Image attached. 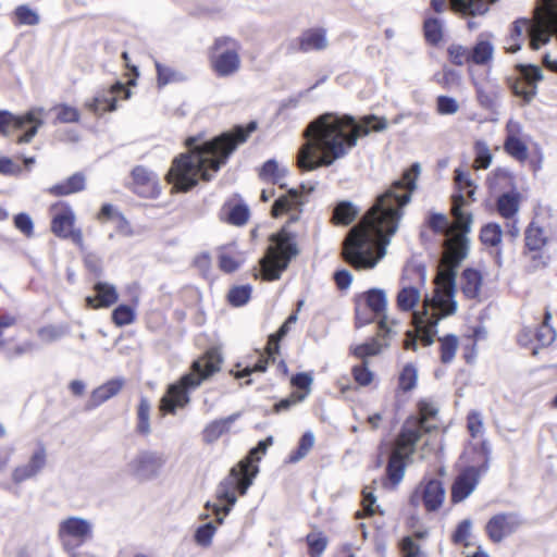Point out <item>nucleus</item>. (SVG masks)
<instances>
[{
	"mask_svg": "<svg viewBox=\"0 0 557 557\" xmlns=\"http://www.w3.org/2000/svg\"><path fill=\"white\" fill-rule=\"evenodd\" d=\"M420 173L419 163L412 164L400 180L377 197L361 221L352 226L344 243L342 256L356 270H371L386 253L391 237L397 232L403 208L410 201Z\"/></svg>",
	"mask_w": 557,
	"mask_h": 557,
	"instance_id": "obj_1",
	"label": "nucleus"
},
{
	"mask_svg": "<svg viewBox=\"0 0 557 557\" xmlns=\"http://www.w3.org/2000/svg\"><path fill=\"white\" fill-rule=\"evenodd\" d=\"M386 128V119L375 115L363 116L358 122L351 115L324 113L305 128L306 141L299 148L297 165L302 171L331 166L357 146L359 137Z\"/></svg>",
	"mask_w": 557,
	"mask_h": 557,
	"instance_id": "obj_2",
	"label": "nucleus"
},
{
	"mask_svg": "<svg viewBox=\"0 0 557 557\" xmlns=\"http://www.w3.org/2000/svg\"><path fill=\"white\" fill-rule=\"evenodd\" d=\"M447 255L451 265L440 268L434 280L433 294L431 296L426 294L423 297L421 311H413L421 300V293L417 287L403 285L397 294L398 309L406 312L412 311L413 330L406 332L405 349L417 350L419 339L424 346H431L437 334L440 320L454 314L457 310L455 268L466 257V247L462 244L449 247Z\"/></svg>",
	"mask_w": 557,
	"mask_h": 557,
	"instance_id": "obj_3",
	"label": "nucleus"
},
{
	"mask_svg": "<svg viewBox=\"0 0 557 557\" xmlns=\"http://www.w3.org/2000/svg\"><path fill=\"white\" fill-rule=\"evenodd\" d=\"M256 128L257 123L251 121L246 127L236 126L234 135L223 134L201 145H196L197 138H188L189 151L174 159L166 175L169 182L181 191L189 190L199 180L209 182L237 145L245 143Z\"/></svg>",
	"mask_w": 557,
	"mask_h": 557,
	"instance_id": "obj_4",
	"label": "nucleus"
},
{
	"mask_svg": "<svg viewBox=\"0 0 557 557\" xmlns=\"http://www.w3.org/2000/svg\"><path fill=\"white\" fill-rule=\"evenodd\" d=\"M437 414L438 408L432 401L421 400L418 403V413L404 422L386 467V475L393 485L403 480L405 460L414 453L422 436L437 429Z\"/></svg>",
	"mask_w": 557,
	"mask_h": 557,
	"instance_id": "obj_5",
	"label": "nucleus"
},
{
	"mask_svg": "<svg viewBox=\"0 0 557 557\" xmlns=\"http://www.w3.org/2000/svg\"><path fill=\"white\" fill-rule=\"evenodd\" d=\"M557 24V0H540L533 10V17H520L511 26L505 39V50L517 53L529 39L532 50H539L550 42Z\"/></svg>",
	"mask_w": 557,
	"mask_h": 557,
	"instance_id": "obj_6",
	"label": "nucleus"
},
{
	"mask_svg": "<svg viewBox=\"0 0 557 557\" xmlns=\"http://www.w3.org/2000/svg\"><path fill=\"white\" fill-rule=\"evenodd\" d=\"M272 443V436L260 441L257 447L252 448L249 455L239 461L236 467H233L230 474L219 484L216 497L220 504L210 505V503H207L206 505L207 508H212L219 524L223 523V517L228 515L232 507L236 504V492L240 495H245L259 472L258 466L251 463V458L255 456V453H260L261 455L265 454Z\"/></svg>",
	"mask_w": 557,
	"mask_h": 557,
	"instance_id": "obj_7",
	"label": "nucleus"
},
{
	"mask_svg": "<svg viewBox=\"0 0 557 557\" xmlns=\"http://www.w3.org/2000/svg\"><path fill=\"white\" fill-rule=\"evenodd\" d=\"M220 363V358L213 351H208L195 360L188 373L168 386L166 393L160 400V410L163 413L174 414L177 409L185 408L190 401L189 393L218 372Z\"/></svg>",
	"mask_w": 557,
	"mask_h": 557,
	"instance_id": "obj_8",
	"label": "nucleus"
},
{
	"mask_svg": "<svg viewBox=\"0 0 557 557\" xmlns=\"http://www.w3.org/2000/svg\"><path fill=\"white\" fill-rule=\"evenodd\" d=\"M272 245L260 259V274L265 281H275L287 269L289 262L299 253L296 234L284 225L276 234L270 237Z\"/></svg>",
	"mask_w": 557,
	"mask_h": 557,
	"instance_id": "obj_9",
	"label": "nucleus"
},
{
	"mask_svg": "<svg viewBox=\"0 0 557 557\" xmlns=\"http://www.w3.org/2000/svg\"><path fill=\"white\" fill-rule=\"evenodd\" d=\"M45 109L35 107L23 114L0 111V134L10 136L14 132H23L16 139L17 144H28L44 125Z\"/></svg>",
	"mask_w": 557,
	"mask_h": 557,
	"instance_id": "obj_10",
	"label": "nucleus"
},
{
	"mask_svg": "<svg viewBox=\"0 0 557 557\" xmlns=\"http://www.w3.org/2000/svg\"><path fill=\"white\" fill-rule=\"evenodd\" d=\"M94 537V523L78 516L59 522L58 539L70 557H77L78 549Z\"/></svg>",
	"mask_w": 557,
	"mask_h": 557,
	"instance_id": "obj_11",
	"label": "nucleus"
},
{
	"mask_svg": "<svg viewBox=\"0 0 557 557\" xmlns=\"http://www.w3.org/2000/svg\"><path fill=\"white\" fill-rule=\"evenodd\" d=\"M240 49L242 45L235 38L223 36L215 39L211 54V66L219 77H230L239 71L242 63Z\"/></svg>",
	"mask_w": 557,
	"mask_h": 557,
	"instance_id": "obj_12",
	"label": "nucleus"
},
{
	"mask_svg": "<svg viewBox=\"0 0 557 557\" xmlns=\"http://www.w3.org/2000/svg\"><path fill=\"white\" fill-rule=\"evenodd\" d=\"M454 180L459 193L453 196L451 213L455 226L465 235L470 232L472 224V215L462 210V207L466 205L465 197L467 196L471 201H474L476 186L471 180L470 174L461 169L455 170Z\"/></svg>",
	"mask_w": 557,
	"mask_h": 557,
	"instance_id": "obj_13",
	"label": "nucleus"
},
{
	"mask_svg": "<svg viewBox=\"0 0 557 557\" xmlns=\"http://www.w3.org/2000/svg\"><path fill=\"white\" fill-rule=\"evenodd\" d=\"M165 463L164 456L154 450L138 451L126 465V473L139 482L156 479Z\"/></svg>",
	"mask_w": 557,
	"mask_h": 557,
	"instance_id": "obj_14",
	"label": "nucleus"
},
{
	"mask_svg": "<svg viewBox=\"0 0 557 557\" xmlns=\"http://www.w3.org/2000/svg\"><path fill=\"white\" fill-rule=\"evenodd\" d=\"M445 498V488L437 479H429L420 482L410 496L413 507L423 506L426 511L437 510Z\"/></svg>",
	"mask_w": 557,
	"mask_h": 557,
	"instance_id": "obj_15",
	"label": "nucleus"
},
{
	"mask_svg": "<svg viewBox=\"0 0 557 557\" xmlns=\"http://www.w3.org/2000/svg\"><path fill=\"white\" fill-rule=\"evenodd\" d=\"M516 67L519 78L512 84V91L529 103L536 95L537 84L543 79V72L540 66L533 64H518Z\"/></svg>",
	"mask_w": 557,
	"mask_h": 557,
	"instance_id": "obj_16",
	"label": "nucleus"
},
{
	"mask_svg": "<svg viewBox=\"0 0 557 557\" xmlns=\"http://www.w3.org/2000/svg\"><path fill=\"white\" fill-rule=\"evenodd\" d=\"M488 465L485 461L480 467L470 466L465 468L455 479L451 486V502L457 504L469 497L478 486L481 476L487 471Z\"/></svg>",
	"mask_w": 557,
	"mask_h": 557,
	"instance_id": "obj_17",
	"label": "nucleus"
},
{
	"mask_svg": "<svg viewBox=\"0 0 557 557\" xmlns=\"http://www.w3.org/2000/svg\"><path fill=\"white\" fill-rule=\"evenodd\" d=\"M521 517L516 512H500L493 516L485 525V532L493 543H500L522 525Z\"/></svg>",
	"mask_w": 557,
	"mask_h": 557,
	"instance_id": "obj_18",
	"label": "nucleus"
},
{
	"mask_svg": "<svg viewBox=\"0 0 557 557\" xmlns=\"http://www.w3.org/2000/svg\"><path fill=\"white\" fill-rule=\"evenodd\" d=\"M128 99L131 91L121 82L113 84L109 89L99 91L90 101L86 102V108L97 114L101 115L108 111L116 109V101L119 98Z\"/></svg>",
	"mask_w": 557,
	"mask_h": 557,
	"instance_id": "obj_19",
	"label": "nucleus"
},
{
	"mask_svg": "<svg viewBox=\"0 0 557 557\" xmlns=\"http://www.w3.org/2000/svg\"><path fill=\"white\" fill-rule=\"evenodd\" d=\"M75 214L70 208L58 212L51 223V231L61 238H71L77 246L83 247V234L81 230H74Z\"/></svg>",
	"mask_w": 557,
	"mask_h": 557,
	"instance_id": "obj_20",
	"label": "nucleus"
},
{
	"mask_svg": "<svg viewBox=\"0 0 557 557\" xmlns=\"http://www.w3.org/2000/svg\"><path fill=\"white\" fill-rule=\"evenodd\" d=\"M47 450L42 444H38L29 460L21 466L14 468L12 472V480L14 483H22L36 476L46 467Z\"/></svg>",
	"mask_w": 557,
	"mask_h": 557,
	"instance_id": "obj_21",
	"label": "nucleus"
},
{
	"mask_svg": "<svg viewBox=\"0 0 557 557\" xmlns=\"http://www.w3.org/2000/svg\"><path fill=\"white\" fill-rule=\"evenodd\" d=\"M290 325L286 322L278 329L276 334H273L269 338L268 347H267V358H261L253 367H246L243 371L236 374V377L242 379L249 376L253 372H265L267 367L270 362L275 361V355L278 352V342L286 336L289 332Z\"/></svg>",
	"mask_w": 557,
	"mask_h": 557,
	"instance_id": "obj_22",
	"label": "nucleus"
},
{
	"mask_svg": "<svg viewBox=\"0 0 557 557\" xmlns=\"http://www.w3.org/2000/svg\"><path fill=\"white\" fill-rule=\"evenodd\" d=\"M240 412L232 413L207 423L201 431V440L207 445L216 443L221 437L228 434L234 423L240 418Z\"/></svg>",
	"mask_w": 557,
	"mask_h": 557,
	"instance_id": "obj_23",
	"label": "nucleus"
},
{
	"mask_svg": "<svg viewBox=\"0 0 557 557\" xmlns=\"http://www.w3.org/2000/svg\"><path fill=\"white\" fill-rule=\"evenodd\" d=\"M125 379L117 376L113 377L102 385L96 387L91 393L88 401L86 403V410H94L103 403L116 396L124 387Z\"/></svg>",
	"mask_w": 557,
	"mask_h": 557,
	"instance_id": "obj_24",
	"label": "nucleus"
},
{
	"mask_svg": "<svg viewBox=\"0 0 557 557\" xmlns=\"http://www.w3.org/2000/svg\"><path fill=\"white\" fill-rule=\"evenodd\" d=\"M301 206V195L297 190L290 189L288 193L281 195L275 200L271 213L274 218L280 216L283 213H289L290 216L288 223H292L299 219Z\"/></svg>",
	"mask_w": 557,
	"mask_h": 557,
	"instance_id": "obj_25",
	"label": "nucleus"
},
{
	"mask_svg": "<svg viewBox=\"0 0 557 557\" xmlns=\"http://www.w3.org/2000/svg\"><path fill=\"white\" fill-rule=\"evenodd\" d=\"M387 317L384 315L383 319L379 321V334L376 337H373L371 341L358 345L354 348V355L359 358H366L370 356H375L382 351L384 347L387 346L385 341H382L381 337H386L392 333V330L388 327Z\"/></svg>",
	"mask_w": 557,
	"mask_h": 557,
	"instance_id": "obj_26",
	"label": "nucleus"
},
{
	"mask_svg": "<svg viewBox=\"0 0 557 557\" xmlns=\"http://www.w3.org/2000/svg\"><path fill=\"white\" fill-rule=\"evenodd\" d=\"M94 290L96 295L87 296L85 299L86 305L89 308H108L114 305L119 299L116 288L112 284L106 282H98L95 284Z\"/></svg>",
	"mask_w": 557,
	"mask_h": 557,
	"instance_id": "obj_27",
	"label": "nucleus"
},
{
	"mask_svg": "<svg viewBox=\"0 0 557 557\" xmlns=\"http://www.w3.org/2000/svg\"><path fill=\"white\" fill-rule=\"evenodd\" d=\"M136 193L144 197H152L159 194L158 177L144 166H136L132 171Z\"/></svg>",
	"mask_w": 557,
	"mask_h": 557,
	"instance_id": "obj_28",
	"label": "nucleus"
},
{
	"mask_svg": "<svg viewBox=\"0 0 557 557\" xmlns=\"http://www.w3.org/2000/svg\"><path fill=\"white\" fill-rule=\"evenodd\" d=\"M297 41L299 50L302 52L321 51L329 46L326 29L320 27L305 30Z\"/></svg>",
	"mask_w": 557,
	"mask_h": 557,
	"instance_id": "obj_29",
	"label": "nucleus"
},
{
	"mask_svg": "<svg viewBox=\"0 0 557 557\" xmlns=\"http://www.w3.org/2000/svg\"><path fill=\"white\" fill-rule=\"evenodd\" d=\"M520 195L517 191L502 194L496 201L497 212L506 220L516 216L519 210Z\"/></svg>",
	"mask_w": 557,
	"mask_h": 557,
	"instance_id": "obj_30",
	"label": "nucleus"
},
{
	"mask_svg": "<svg viewBox=\"0 0 557 557\" xmlns=\"http://www.w3.org/2000/svg\"><path fill=\"white\" fill-rule=\"evenodd\" d=\"M482 286V275L473 269H466L460 277V287L467 298H475L479 296Z\"/></svg>",
	"mask_w": 557,
	"mask_h": 557,
	"instance_id": "obj_31",
	"label": "nucleus"
},
{
	"mask_svg": "<svg viewBox=\"0 0 557 557\" xmlns=\"http://www.w3.org/2000/svg\"><path fill=\"white\" fill-rule=\"evenodd\" d=\"M219 267L223 272L232 273L243 263V257L234 245L221 247L219 249Z\"/></svg>",
	"mask_w": 557,
	"mask_h": 557,
	"instance_id": "obj_32",
	"label": "nucleus"
},
{
	"mask_svg": "<svg viewBox=\"0 0 557 557\" xmlns=\"http://www.w3.org/2000/svg\"><path fill=\"white\" fill-rule=\"evenodd\" d=\"M85 188V176L75 173L62 183L55 184L50 188V193L55 196H66Z\"/></svg>",
	"mask_w": 557,
	"mask_h": 557,
	"instance_id": "obj_33",
	"label": "nucleus"
},
{
	"mask_svg": "<svg viewBox=\"0 0 557 557\" xmlns=\"http://www.w3.org/2000/svg\"><path fill=\"white\" fill-rule=\"evenodd\" d=\"M364 300L367 307L375 314L385 315L384 312L387 306L386 294L383 289L373 288L364 294Z\"/></svg>",
	"mask_w": 557,
	"mask_h": 557,
	"instance_id": "obj_34",
	"label": "nucleus"
},
{
	"mask_svg": "<svg viewBox=\"0 0 557 557\" xmlns=\"http://www.w3.org/2000/svg\"><path fill=\"white\" fill-rule=\"evenodd\" d=\"M423 32L430 45H437L443 39V21L433 16L425 17Z\"/></svg>",
	"mask_w": 557,
	"mask_h": 557,
	"instance_id": "obj_35",
	"label": "nucleus"
},
{
	"mask_svg": "<svg viewBox=\"0 0 557 557\" xmlns=\"http://www.w3.org/2000/svg\"><path fill=\"white\" fill-rule=\"evenodd\" d=\"M151 404L147 397L141 396L137 408V432L147 435L150 433Z\"/></svg>",
	"mask_w": 557,
	"mask_h": 557,
	"instance_id": "obj_36",
	"label": "nucleus"
},
{
	"mask_svg": "<svg viewBox=\"0 0 557 557\" xmlns=\"http://www.w3.org/2000/svg\"><path fill=\"white\" fill-rule=\"evenodd\" d=\"M494 47L488 40H479L475 46L470 50L471 62L483 65L486 64L493 57Z\"/></svg>",
	"mask_w": 557,
	"mask_h": 557,
	"instance_id": "obj_37",
	"label": "nucleus"
},
{
	"mask_svg": "<svg viewBox=\"0 0 557 557\" xmlns=\"http://www.w3.org/2000/svg\"><path fill=\"white\" fill-rule=\"evenodd\" d=\"M314 442V434L311 431L305 432L299 440L297 449L290 453L288 461L292 463H296L304 459L312 449Z\"/></svg>",
	"mask_w": 557,
	"mask_h": 557,
	"instance_id": "obj_38",
	"label": "nucleus"
},
{
	"mask_svg": "<svg viewBox=\"0 0 557 557\" xmlns=\"http://www.w3.org/2000/svg\"><path fill=\"white\" fill-rule=\"evenodd\" d=\"M525 246L529 250L537 251L546 244V237L541 227L536 226L535 223H530L525 230Z\"/></svg>",
	"mask_w": 557,
	"mask_h": 557,
	"instance_id": "obj_39",
	"label": "nucleus"
},
{
	"mask_svg": "<svg viewBox=\"0 0 557 557\" xmlns=\"http://www.w3.org/2000/svg\"><path fill=\"white\" fill-rule=\"evenodd\" d=\"M287 170L280 168L275 160H268L260 171V177L273 184H280L285 177Z\"/></svg>",
	"mask_w": 557,
	"mask_h": 557,
	"instance_id": "obj_40",
	"label": "nucleus"
},
{
	"mask_svg": "<svg viewBox=\"0 0 557 557\" xmlns=\"http://www.w3.org/2000/svg\"><path fill=\"white\" fill-rule=\"evenodd\" d=\"M357 213L358 211L351 202L343 201L335 207L333 220L335 223L348 225L355 220Z\"/></svg>",
	"mask_w": 557,
	"mask_h": 557,
	"instance_id": "obj_41",
	"label": "nucleus"
},
{
	"mask_svg": "<svg viewBox=\"0 0 557 557\" xmlns=\"http://www.w3.org/2000/svg\"><path fill=\"white\" fill-rule=\"evenodd\" d=\"M14 18L16 25L35 26L40 22L39 14L27 4L15 8Z\"/></svg>",
	"mask_w": 557,
	"mask_h": 557,
	"instance_id": "obj_42",
	"label": "nucleus"
},
{
	"mask_svg": "<svg viewBox=\"0 0 557 557\" xmlns=\"http://www.w3.org/2000/svg\"><path fill=\"white\" fill-rule=\"evenodd\" d=\"M550 318V313L546 311L543 323L539 325L535 332V338L542 346L550 345L556 338V332L548 323Z\"/></svg>",
	"mask_w": 557,
	"mask_h": 557,
	"instance_id": "obj_43",
	"label": "nucleus"
},
{
	"mask_svg": "<svg viewBox=\"0 0 557 557\" xmlns=\"http://www.w3.org/2000/svg\"><path fill=\"white\" fill-rule=\"evenodd\" d=\"M441 342V360L443 363H449L454 360L457 348L458 338L455 335H446L440 338Z\"/></svg>",
	"mask_w": 557,
	"mask_h": 557,
	"instance_id": "obj_44",
	"label": "nucleus"
},
{
	"mask_svg": "<svg viewBox=\"0 0 557 557\" xmlns=\"http://www.w3.org/2000/svg\"><path fill=\"white\" fill-rule=\"evenodd\" d=\"M418 380V371L412 363H408L404 367L399 374L398 383L399 388L404 392H409L416 387Z\"/></svg>",
	"mask_w": 557,
	"mask_h": 557,
	"instance_id": "obj_45",
	"label": "nucleus"
},
{
	"mask_svg": "<svg viewBox=\"0 0 557 557\" xmlns=\"http://www.w3.org/2000/svg\"><path fill=\"white\" fill-rule=\"evenodd\" d=\"M504 149L510 157L518 161L528 159V147L522 138L505 140Z\"/></svg>",
	"mask_w": 557,
	"mask_h": 557,
	"instance_id": "obj_46",
	"label": "nucleus"
},
{
	"mask_svg": "<svg viewBox=\"0 0 557 557\" xmlns=\"http://www.w3.org/2000/svg\"><path fill=\"white\" fill-rule=\"evenodd\" d=\"M475 159L473 162L474 169H487L492 162V153L486 143L476 141L474 145Z\"/></svg>",
	"mask_w": 557,
	"mask_h": 557,
	"instance_id": "obj_47",
	"label": "nucleus"
},
{
	"mask_svg": "<svg viewBox=\"0 0 557 557\" xmlns=\"http://www.w3.org/2000/svg\"><path fill=\"white\" fill-rule=\"evenodd\" d=\"M480 238L484 245L497 246L502 240V227L497 223H490L481 230Z\"/></svg>",
	"mask_w": 557,
	"mask_h": 557,
	"instance_id": "obj_48",
	"label": "nucleus"
},
{
	"mask_svg": "<svg viewBox=\"0 0 557 557\" xmlns=\"http://www.w3.org/2000/svg\"><path fill=\"white\" fill-rule=\"evenodd\" d=\"M476 98L482 108L493 110L497 103L498 91L495 88H485L484 86H478Z\"/></svg>",
	"mask_w": 557,
	"mask_h": 557,
	"instance_id": "obj_49",
	"label": "nucleus"
},
{
	"mask_svg": "<svg viewBox=\"0 0 557 557\" xmlns=\"http://www.w3.org/2000/svg\"><path fill=\"white\" fill-rule=\"evenodd\" d=\"M112 320L117 326L128 325L135 320V311L128 305H120L113 310Z\"/></svg>",
	"mask_w": 557,
	"mask_h": 557,
	"instance_id": "obj_50",
	"label": "nucleus"
},
{
	"mask_svg": "<svg viewBox=\"0 0 557 557\" xmlns=\"http://www.w3.org/2000/svg\"><path fill=\"white\" fill-rule=\"evenodd\" d=\"M57 111L55 123H76L79 121V112L69 104H59L53 108Z\"/></svg>",
	"mask_w": 557,
	"mask_h": 557,
	"instance_id": "obj_51",
	"label": "nucleus"
},
{
	"mask_svg": "<svg viewBox=\"0 0 557 557\" xmlns=\"http://www.w3.org/2000/svg\"><path fill=\"white\" fill-rule=\"evenodd\" d=\"M215 531L216 528L212 522L200 525L195 532V542L200 546L208 547L212 542Z\"/></svg>",
	"mask_w": 557,
	"mask_h": 557,
	"instance_id": "obj_52",
	"label": "nucleus"
},
{
	"mask_svg": "<svg viewBox=\"0 0 557 557\" xmlns=\"http://www.w3.org/2000/svg\"><path fill=\"white\" fill-rule=\"evenodd\" d=\"M251 294V287L249 285L233 287L228 293V301L236 307L245 305Z\"/></svg>",
	"mask_w": 557,
	"mask_h": 557,
	"instance_id": "obj_53",
	"label": "nucleus"
},
{
	"mask_svg": "<svg viewBox=\"0 0 557 557\" xmlns=\"http://www.w3.org/2000/svg\"><path fill=\"white\" fill-rule=\"evenodd\" d=\"M156 70L158 75V84L162 86L169 83L178 82L183 78L180 73L175 72L169 66L162 65L158 61H156Z\"/></svg>",
	"mask_w": 557,
	"mask_h": 557,
	"instance_id": "obj_54",
	"label": "nucleus"
},
{
	"mask_svg": "<svg viewBox=\"0 0 557 557\" xmlns=\"http://www.w3.org/2000/svg\"><path fill=\"white\" fill-rule=\"evenodd\" d=\"M249 218V210L246 205H235L227 213V221L233 225H244Z\"/></svg>",
	"mask_w": 557,
	"mask_h": 557,
	"instance_id": "obj_55",
	"label": "nucleus"
},
{
	"mask_svg": "<svg viewBox=\"0 0 557 557\" xmlns=\"http://www.w3.org/2000/svg\"><path fill=\"white\" fill-rule=\"evenodd\" d=\"M428 225L435 233L446 234V235H448L450 233V226H449L448 220H447L446 215H444L442 213H432L429 216Z\"/></svg>",
	"mask_w": 557,
	"mask_h": 557,
	"instance_id": "obj_56",
	"label": "nucleus"
},
{
	"mask_svg": "<svg viewBox=\"0 0 557 557\" xmlns=\"http://www.w3.org/2000/svg\"><path fill=\"white\" fill-rule=\"evenodd\" d=\"M307 543L310 556L320 557L326 547L327 541L326 537L321 534H308Z\"/></svg>",
	"mask_w": 557,
	"mask_h": 557,
	"instance_id": "obj_57",
	"label": "nucleus"
},
{
	"mask_svg": "<svg viewBox=\"0 0 557 557\" xmlns=\"http://www.w3.org/2000/svg\"><path fill=\"white\" fill-rule=\"evenodd\" d=\"M14 226L23 233L26 237H32L34 234V223L27 213H18L14 216Z\"/></svg>",
	"mask_w": 557,
	"mask_h": 557,
	"instance_id": "obj_58",
	"label": "nucleus"
},
{
	"mask_svg": "<svg viewBox=\"0 0 557 557\" xmlns=\"http://www.w3.org/2000/svg\"><path fill=\"white\" fill-rule=\"evenodd\" d=\"M467 426L473 438L481 437L483 435V421L479 412L472 411L468 414Z\"/></svg>",
	"mask_w": 557,
	"mask_h": 557,
	"instance_id": "obj_59",
	"label": "nucleus"
},
{
	"mask_svg": "<svg viewBox=\"0 0 557 557\" xmlns=\"http://www.w3.org/2000/svg\"><path fill=\"white\" fill-rule=\"evenodd\" d=\"M64 334V327L57 325H48L38 331V336L46 343L58 341L63 337Z\"/></svg>",
	"mask_w": 557,
	"mask_h": 557,
	"instance_id": "obj_60",
	"label": "nucleus"
},
{
	"mask_svg": "<svg viewBox=\"0 0 557 557\" xmlns=\"http://www.w3.org/2000/svg\"><path fill=\"white\" fill-rule=\"evenodd\" d=\"M459 110V104L456 99L448 96L437 97V111L441 114H455Z\"/></svg>",
	"mask_w": 557,
	"mask_h": 557,
	"instance_id": "obj_61",
	"label": "nucleus"
},
{
	"mask_svg": "<svg viewBox=\"0 0 557 557\" xmlns=\"http://www.w3.org/2000/svg\"><path fill=\"white\" fill-rule=\"evenodd\" d=\"M451 62L456 65H462L466 62H471L470 50L462 46H453L448 50Z\"/></svg>",
	"mask_w": 557,
	"mask_h": 557,
	"instance_id": "obj_62",
	"label": "nucleus"
},
{
	"mask_svg": "<svg viewBox=\"0 0 557 557\" xmlns=\"http://www.w3.org/2000/svg\"><path fill=\"white\" fill-rule=\"evenodd\" d=\"M352 375L355 381L362 386L369 385L373 380V373L368 369L366 363L354 367Z\"/></svg>",
	"mask_w": 557,
	"mask_h": 557,
	"instance_id": "obj_63",
	"label": "nucleus"
},
{
	"mask_svg": "<svg viewBox=\"0 0 557 557\" xmlns=\"http://www.w3.org/2000/svg\"><path fill=\"white\" fill-rule=\"evenodd\" d=\"M401 550L404 557H426L420 546L409 536L401 541Z\"/></svg>",
	"mask_w": 557,
	"mask_h": 557,
	"instance_id": "obj_64",
	"label": "nucleus"
}]
</instances>
